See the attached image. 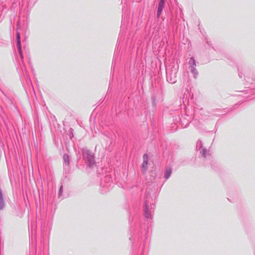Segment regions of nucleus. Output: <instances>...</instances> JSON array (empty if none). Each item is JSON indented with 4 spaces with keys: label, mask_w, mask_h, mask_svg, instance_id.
I'll list each match as a JSON object with an SVG mask.
<instances>
[{
    "label": "nucleus",
    "mask_w": 255,
    "mask_h": 255,
    "mask_svg": "<svg viewBox=\"0 0 255 255\" xmlns=\"http://www.w3.org/2000/svg\"><path fill=\"white\" fill-rule=\"evenodd\" d=\"M189 63L190 64V68H192V66H193V67H195L196 66V62L193 58H191L190 59Z\"/></svg>",
    "instance_id": "nucleus-10"
},
{
    "label": "nucleus",
    "mask_w": 255,
    "mask_h": 255,
    "mask_svg": "<svg viewBox=\"0 0 255 255\" xmlns=\"http://www.w3.org/2000/svg\"><path fill=\"white\" fill-rule=\"evenodd\" d=\"M4 207V202L2 190L0 189V210H2Z\"/></svg>",
    "instance_id": "nucleus-6"
},
{
    "label": "nucleus",
    "mask_w": 255,
    "mask_h": 255,
    "mask_svg": "<svg viewBox=\"0 0 255 255\" xmlns=\"http://www.w3.org/2000/svg\"><path fill=\"white\" fill-rule=\"evenodd\" d=\"M62 186H61L60 188V189H59V196H61V194H62Z\"/></svg>",
    "instance_id": "nucleus-13"
},
{
    "label": "nucleus",
    "mask_w": 255,
    "mask_h": 255,
    "mask_svg": "<svg viewBox=\"0 0 255 255\" xmlns=\"http://www.w3.org/2000/svg\"><path fill=\"white\" fill-rule=\"evenodd\" d=\"M191 71L194 74L195 77H196L197 76L198 72L196 69L195 67H193V66H192V68H191Z\"/></svg>",
    "instance_id": "nucleus-11"
},
{
    "label": "nucleus",
    "mask_w": 255,
    "mask_h": 255,
    "mask_svg": "<svg viewBox=\"0 0 255 255\" xmlns=\"http://www.w3.org/2000/svg\"><path fill=\"white\" fill-rule=\"evenodd\" d=\"M64 163L67 165L69 164V157L67 154H65L63 156Z\"/></svg>",
    "instance_id": "nucleus-9"
},
{
    "label": "nucleus",
    "mask_w": 255,
    "mask_h": 255,
    "mask_svg": "<svg viewBox=\"0 0 255 255\" xmlns=\"http://www.w3.org/2000/svg\"><path fill=\"white\" fill-rule=\"evenodd\" d=\"M144 214L146 218H149L151 217V214L150 213H148L146 207L145 209Z\"/></svg>",
    "instance_id": "nucleus-12"
},
{
    "label": "nucleus",
    "mask_w": 255,
    "mask_h": 255,
    "mask_svg": "<svg viewBox=\"0 0 255 255\" xmlns=\"http://www.w3.org/2000/svg\"><path fill=\"white\" fill-rule=\"evenodd\" d=\"M83 154L84 157L88 161L89 165L92 166L94 164V156L92 153L86 149H84Z\"/></svg>",
    "instance_id": "nucleus-1"
},
{
    "label": "nucleus",
    "mask_w": 255,
    "mask_h": 255,
    "mask_svg": "<svg viewBox=\"0 0 255 255\" xmlns=\"http://www.w3.org/2000/svg\"><path fill=\"white\" fill-rule=\"evenodd\" d=\"M148 157L147 154H144L143 156V163L142 164V170L143 171H146L147 169Z\"/></svg>",
    "instance_id": "nucleus-4"
},
{
    "label": "nucleus",
    "mask_w": 255,
    "mask_h": 255,
    "mask_svg": "<svg viewBox=\"0 0 255 255\" xmlns=\"http://www.w3.org/2000/svg\"><path fill=\"white\" fill-rule=\"evenodd\" d=\"M165 0H160V1L158 3V6L157 8V17H159L162 11L163 8L164 6Z\"/></svg>",
    "instance_id": "nucleus-3"
},
{
    "label": "nucleus",
    "mask_w": 255,
    "mask_h": 255,
    "mask_svg": "<svg viewBox=\"0 0 255 255\" xmlns=\"http://www.w3.org/2000/svg\"><path fill=\"white\" fill-rule=\"evenodd\" d=\"M197 147H199L198 150L200 151V152L203 155V156L206 157L207 155L209 154V151L206 149L203 148L202 147V143L201 141L199 140L197 142Z\"/></svg>",
    "instance_id": "nucleus-2"
},
{
    "label": "nucleus",
    "mask_w": 255,
    "mask_h": 255,
    "mask_svg": "<svg viewBox=\"0 0 255 255\" xmlns=\"http://www.w3.org/2000/svg\"><path fill=\"white\" fill-rule=\"evenodd\" d=\"M172 173V169L170 167H168L166 168L164 177L166 179H167L169 178Z\"/></svg>",
    "instance_id": "nucleus-8"
},
{
    "label": "nucleus",
    "mask_w": 255,
    "mask_h": 255,
    "mask_svg": "<svg viewBox=\"0 0 255 255\" xmlns=\"http://www.w3.org/2000/svg\"><path fill=\"white\" fill-rule=\"evenodd\" d=\"M16 39H17V46L18 49V52L19 53V55L21 58H22V51H21V47L20 45V33L19 32H16Z\"/></svg>",
    "instance_id": "nucleus-5"
},
{
    "label": "nucleus",
    "mask_w": 255,
    "mask_h": 255,
    "mask_svg": "<svg viewBox=\"0 0 255 255\" xmlns=\"http://www.w3.org/2000/svg\"><path fill=\"white\" fill-rule=\"evenodd\" d=\"M175 78L176 76L174 75L172 77L167 72V80L169 82L171 83H174L176 81Z\"/></svg>",
    "instance_id": "nucleus-7"
}]
</instances>
